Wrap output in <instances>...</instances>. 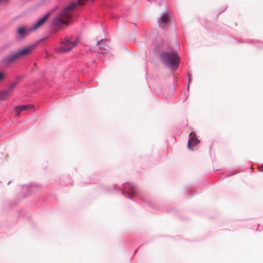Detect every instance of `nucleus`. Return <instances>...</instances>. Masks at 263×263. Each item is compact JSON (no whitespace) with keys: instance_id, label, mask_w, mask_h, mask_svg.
<instances>
[{"instance_id":"nucleus-13","label":"nucleus","mask_w":263,"mask_h":263,"mask_svg":"<svg viewBox=\"0 0 263 263\" xmlns=\"http://www.w3.org/2000/svg\"><path fill=\"white\" fill-rule=\"evenodd\" d=\"M16 86V84L15 83H12L9 88L8 90H7L8 91H9V92L10 93H11L12 92V91L13 90V89H14L15 87Z\"/></svg>"},{"instance_id":"nucleus-6","label":"nucleus","mask_w":263,"mask_h":263,"mask_svg":"<svg viewBox=\"0 0 263 263\" xmlns=\"http://www.w3.org/2000/svg\"><path fill=\"white\" fill-rule=\"evenodd\" d=\"M34 108V106L32 104H28L15 107L14 108L15 112L17 116H20V112L27 110H31Z\"/></svg>"},{"instance_id":"nucleus-4","label":"nucleus","mask_w":263,"mask_h":263,"mask_svg":"<svg viewBox=\"0 0 263 263\" xmlns=\"http://www.w3.org/2000/svg\"><path fill=\"white\" fill-rule=\"evenodd\" d=\"M50 13H48L39 18L37 21L30 27V30L34 31L41 28L46 23Z\"/></svg>"},{"instance_id":"nucleus-14","label":"nucleus","mask_w":263,"mask_h":263,"mask_svg":"<svg viewBox=\"0 0 263 263\" xmlns=\"http://www.w3.org/2000/svg\"><path fill=\"white\" fill-rule=\"evenodd\" d=\"M258 169L260 171H263V165H259L258 166Z\"/></svg>"},{"instance_id":"nucleus-9","label":"nucleus","mask_w":263,"mask_h":263,"mask_svg":"<svg viewBox=\"0 0 263 263\" xmlns=\"http://www.w3.org/2000/svg\"><path fill=\"white\" fill-rule=\"evenodd\" d=\"M170 15L168 13L163 14L160 18V23L164 24L165 25L167 24V22L169 20Z\"/></svg>"},{"instance_id":"nucleus-10","label":"nucleus","mask_w":263,"mask_h":263,"mask_svg":"<svg viewBox=\"0 0 263 263\" xmlns=\"http://www.w3.org/2000/svg\"><path fill=\"white\" fill-rule=\"evenodd\" d=\"M98 45L101 50H106L108 47V46L105 44V42L103 40L98 41Z\"/></svg>"},{"instance_id":"nucleus-3","label":"nucleus","mask_w":263,"mask_h":263,"mask_svg":"<svg viewBox=\"0 0 263 263\" xmlns=\"http://www.w3.org/2000/svg\"><path fill=\"white\" fill-rule=\"evenodd\" d=\"M161 60L164 64L172 66H178L180 64L179 57L175 52H163L161 54Z\"/></svg>"},{"instance_id":"nucleus-2","label":"nucleus","mask_w":263,"mask_h":263,"mask_svg":"<svg viewBox=\"0 0 263 263\" xmlns=\"http://www.w3.org/2000/svg\"><path fill=\"white\" fill-rule=\"evenodd\" d=\"M78 39L73 37H67L61 42V46L57 49V52L66 53L73 49L78 44Z\"/></svg>"},{"instance_id":"nucleus-15","label":"nucleus","mask_w":263,"mask_h":263,"mask_svg":"<svg viewBox=\"0 0 263 263\" xmlns=\"http://www.w3.org/2000/svg\"><path fill=\"white\" fill-rule=\"evenodd\" d=\"M9 0H0V4H6Z\"/></svg>"},{"instance_id":"nucleus-5","label":"nucleus","mask_w":263,"mask_h":263,"mask_svg":"<svg viewBox=\"0 0 263 263\" xmlns=\"http://www.w3.org/2000/svg\"><path fill=\"white\" fill-rule=\"evenodd\" d=\"M31 31H32L30 30V27L29 28H28L26 26H22L19 27L17 28L16 30V33L20 37H24Z\"/></svg>"},{"instance_id":"nucleus-1","label":"nucleus","mask_w":263,"mask_h":263,"mask_svg":"<svg viewBox=\"0 0 263 263\" xmlns=\"http://www.w3.org/2000/svg\"><path fill=\"white\" fill-rule=\"evenodd\" d=\"M35 47V45H30L20 48L16 51L10 53L5 58L4 60L8 63H12L31 54L34 50Z\"/></svg>"},{"instance_id":"nucleus-11","label":"nucleus","mask_w":263,"mask_h":263,"mask_svg":"<svg viewBox=\"0 0 263 263\" xmlns=\"http://www.w3.org/2000/svg\"><path fill=\"white\" fill-rule=\"evenodd\" d=\"M7 74L4 71H0V83L2 82L6 77Z\"/></svg>"},{"instance_id":"nucleus-8","label":"nucleus","mask_w":263,"mask_h":263,"mask_svg":"<svg viewBox=\"0 0 263 263\" xmlns=\"http://www.w3.org/2000/svg\"><path fill=\"white\" fill-rule=\"evenodd\" d=\"M11 93L7 90L0 92V101L7 100L10 96Z\"/></svg>"},{"instance_id":"nucleus-7","label":"nucleus","mask_w":263,"mask_h":263,"mask_svg":"<svg viewBox=\"0 0 263 263\" xmlns=\"http://www.w3.org/2000/svg\"><path fill=\"white\" fill-rule=\"evenodd\" d=\"M199 142V140L196 137H192L189 140L187 147L190 149H192L193 147L196 145Z\"/></svg>"},{"instance_id":"nucleus-12","label":"nucleus","mask_w":263,"mask_h":263,"mask_svg":"<svg viewBox=\"0 0 263 263\" xmlns=\"http://www.w3.org/2000/svg\"><path fill=\"white\" fill-rule=\"evenodd\" d=\"M129 190L131 192L132 194L133 195V196H135L137 192V189H136V187L134 186H131L129 187Z\"/></svg>"}]
</instances>
